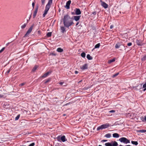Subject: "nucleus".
Wrapping results in <instances>:
<instances>
[{
    "mask_svg": "<svg viewBox=\"0 0 146 146\" xmlns=\"http://www.w3.org/2000/svg\"><path fill=\"white\" fill-rule=\"evenodd\" d=\"M63 23L64 26L67 28L74 24L72 18L68 15L64 16Z\"/></svg>",
    "mask_w": 146,
    "mask_h": 146,
    "instance_id": "f257e3e1",
    "label": "nucleus"
},
{
    "mask_svg": "<svg viewBox=\"0 0 146 146\" xmlns=\"http://www.w3.org/2000/svg\"><path fill=\"white\" fill-rule=\"evenodd\" d=\"M110 125L109 123H106L101 125L98 127L97 128V130L98 131L100 129H102L108 127Z\"/></svg>",
    "mask_w": 146,
    "mask_h": 146,
    "instance_id": "f03ea898",
    "label": "nucleus"
},
{
    "mask_svg": "<svg viewBox=\"0 0 146 146\" xmlns=\"http://www.w3.org/2000/svg\"><path fill=\"white\" fill-rule=\"evenodd\" d=\"M119 141L121 143L125 144L130 143V141L125 137H122L120 138Z\"/></svg>",
    "mask_w": 146,
    "mask_h": 146,
    "instance_id": "7ed1b4c3",
    "label": "nucleus"
},
{
    "mask_svg": "<svg viewBox=\"0 0 146 146\" xmlns=\"http://www.w3.org/2000/svg\"><path fill=\"white\" fill-rule=\"evenodd\" d=\"M105 145L106 146H117L118 143L115 141H114L111 143H105Z\"/></svg>",
    "mask_w": 146,
    "mask_h": 146,
    "instance_id": "20e7f679",
    "label": "nucleus"
},
{
    "mask_svg": "<svg viewBox=\"0 0 146 146\" xmlns=\"http://www.w3.org/2000/svg\"><path fill=\"white\" fill-rule=\"evenodd\" d=\"M100 2L101 3V5L104 8H107L108 6V5L104 2H103L102 0H100Z\"/></svg>",
    "mask_w": 146,
    "mask_h": 146,
    "instance_id": "39448f33",
    "label": "nucleus"
},
{
    "mask_svg": "<svg viewBox=\"0 0 146 146\" xmlns=\"http://www.w3.org/2000/svg\"><path fill=\"white\" fill-rule=\"evenodd\" d=\"M71 0H69L66 3V5L65 6V7L67 9H70V6L71 3Z\"/></svg>",
    "mask_w": 146,
    "mask_h": 146,
    "instance_id": "423d86ee",
    "label": "nucleus"
},
{
    "mask_svg": "<svg viewBox=\"0 0 146 146\" xmlns=\"http://www.w3.org/2000/svg\"><path fill=\"white\" fill-rule=\"evenodd\" d=\"M74 11L76 15H80L81 14V11L79 9L76 8Z\"/></svg>",
    "mask_w": 146,
    "mask_h": 146,
    "instance_id": "0eeeda50",
    "label": "nucleus"
},
{
    "mask_svg": "<svg viewBox=\"0 0 146 146\" xmlns=\"http://www.w3.org/2000/svg\"><path fill=\"white\" fill-rule=\"evenodd\" d=\"M81 68L82 70H84L88 68V65L85 64L83 65L81 67Z\"/></svg>",
    "mask_w": 146,
    "mask_h": 146,
    "instance_id": "6e6552de",
    "label": "nucleus"
},
{
    "mask_svg": "<svg viewBox=\"0 0 146 146\" xmlns=\"http://www.w3.org/2000/svg\"><path fill=\"white\" fill-rule=\"evenodd\" d=\"M80 17V16H74V19L76 21H77L79 20Z\"/></svg>",
    "mask_w": 146,
    "mask_h": 146,
    "instance_id": "1a4fd4ad",
    "label": "nucleus"
},
{
    "mask_svg": "<svg viewBox=\"0 0 146 146\" xmlns=\"http://www.w3.org/2000/svg\"><path fill=\"white\" fill-rule=\"evenodd\" d=\"M122 45V44L121 43L118 42L116 44L115 47L116 48H119L120 46Z\"/></svg>",
    "mask_w": 146,
    "mask_h": 146,
    "instance_id": "9d476101",
    "label": "nucleus"
},
{
    "mask_svg": "<svg viewBox=\"0 0 146 146\" xmlns=\"http://www.w3.org/2000/svg\"><path fill=\"white\" fill-rule=\"evenodd\" d=\"M51 4L49 3H48L46 5L45 9L47 11H48L50 7V5Z\"/></svg>",
    "mask_w": 146,
    "mask_h": 146,
    "instance_id": "9b49d317",
    "label": "nucleus"
},
{
    "mask_svg": "<svg viewBox=\"0 0 146 146\" xmlns=\"http://www.w3.org/2000/svg\"><path fill=\"white\" fill-rule=\"evenodd\" d=\"M61 140L63 142H65L67 141L65 136L64 135L61 137Z\"/></svg>",
    "mask_w": 146,
    "mask_h": 146,
    "instance_id": "f8f14e48",
    "label": "nucleus"
},
{
    "mask_svg": "<svg viewBox=\"0 0 146 146\" xmlns=\"http://www.w3.org/2000/svg\"><path fill=\"white\" fill-rule=\"evenodd\" d=\"M34 24H33L32 25L31 27H30L29 29L28 30V34L30 33L32 31L33 28L34 27Z\"/></svg>",
    "mask_w": 146,
    "mask_h": 146,
    "instance_id": "ddd939ff",
    "label": "nucleus"
},
{
    "mask_svg": "<svg viewBox=\"0 0 146 146\" xmlns=\"http://www.w3.org/2000/svg\"><path fill=\"white\" fill-rule=\"evenodd\" d=\"M136 42L137 45L139 46L141 45L142 42L141 41L139 40H137Z\"/></svg>",
    "mask_w": 146,
    "mask_h": 146,
    "instance_id": "4468645a",
    "label": "nucleus"
},
{
    "mask_svg": "<svg viewBox=\"0 0 146 146\" xmlns=\"http://www.w3.org/2000/svg\"><path fill=\"white\" fill-rule=\"evenodd\" d=\"M113 137L115 138H118L119 137V134L117 133H114L113 134Z\"/></svg>",
    "mask_w": 146,
    "mask_h": 146,
    "instance_id": "2eb2a0df",
    "label": "nucleus"
},
{
    "mask_svg": "<svg viewBox=\"0 0 146 146\" xmlns=\"http://www.w3.org/2000/svg\"><path fill=\"white\" fill-rule=\"evenodd\" d=\"M50 73V72H48L44 74L42 76V78H45Z\"/></svg>",
    "mask_w": 146,
    "mask_h": 146,
    "instance_id": "dca6fc26",
    "label": "nucleus"
},
{
    "mask_svg": "<svg viewBox=\"0 0 146 146\" xmlns=\"http://www.w3.org/2000/svg\"><path fill=\"white\" fill-rule=\"evenodd\" d=\"M37 11H38V9H36V10L34 12V13H33V18H34L36 16V13H37Z\"/></svg>",
    "mask_w": 146,
    "mask_h": 146,
    "instance_id": "f3484780",
    "label": "nucleus"
},
{
    "mask_svg": "<svg viewBox=\"0 0 146 146\" xmlns=\"http://www.w3.org/2000/svg\"><path fill=\"white\" fill-rule=\"evenodd\" d=\"M86 57L89 60H91L92 59V57H91L89 54L87 55Z\"/></svg>",
    "mask_w": 146,
    "mask_h": 146,
    "instance_id": "a211bd4d",
    "label": "nucleus"
},
{
    "mask_svg": "<svg viewBox=\"0 0 146 146\" xmlns=\"http://www.w3.org/2000/svg\"><path fill=\"white\" fill-rule=\"evenodd\" d=\"M27 23H25L23 25H22L21 26V28L22 29H24V28H25L27 26Z\"/></svg>",
    "mask_w": 146,
    "mask_h": 146,
    "instance_id": "6ab92c4d",
    "label": "nucleus"
},
{
    "mask_svg": "<svg viewBox=\"0 0 146 146\" xmlns=\"http://www.w3.org/2000/svg\"><path fill=\"white\" fill-rule=\"evenodd\" d=\"M63 49L60 48H57V51L58 52H62L63 51Z\"/></svg>",
    "mask_w": 146,
    "mask_h": 146,
    "instance_id": "aec40b11",
    "label": "nucleus"
},
{
    "mask_svg": "<svg viewBox=\"0 0 146 146\" xmlns=\"http://www.w3.org/2000/svg\"><path fill=\"white\" fill-rule=\"evenodd\" d=\"M61 30L62 31V33H64V32L65 31V29L64 27H60Z\"/></svg>",
    "mask_w": 146,
    "mask_h": 146,
    "instance_id": "412c9836",
    "label": "nucleus"
},
{
    "mask_svg": "<svg viewBox=\"0 0 146 146\" xmlns=\"http://www.w3.org/2000/svg\"><path fill=\"white\" fill-rule=\"evenodd\" d=\"M105 136L107 138H110L111 136V134L110 133L107 134L105 135Z\"/></svg>",
    "mask_w": 146,
    "mask_h": 146,
    "instance_id": "4be33fe9",
    "label": "nucleus"
},
{
    "mask_svg": "<svg viewBox=\"0 0 146 146\" xmlns=\"http://www.w3.org/2000/svg\"><path fill=\"white\" fill-rule=\"evenodd\" d=\"M131 143L132 144L135 145H137L138 144L137 142L136 141H132Z\"/></svg>",
    "mask_w": 146,
    "mask_h": 146,
    "instance_id": "5701e85b",
    "label": "nucleus"
},
{
    "mask_svg": "<svg viewBox=\"0 0 146 146\" xmlns=\"http://www.w3.org/2000/svg\"><path fill=\"white\" fill-rule=\"evenodd\" d=\"M48 11L45 9L44 13V14H43V17H45V15L47 14Z\"/></svg>",
    "mask_w": 146,
    "mask_h": 146,
    "instance_id": "b1692460",
    "label": "nucleus"
},
{
    "mask_svg": "<svg viewBox=\"0 0 146 146\" xmlns=\"http://www.w3.org/2000/svg\"><path fill=\"white\" fill-rule=\"evenodd\" d=\"M115 61V59L114 58L110 60H109L108 62V63H111L114 62Z\"/></svg>",
    "mask_w": 146,
    "mask_h": 146,
    "instance_id": "393cba45",
    "label": "nucleus"
},
{
    "mask_svg": "<svg viewBox=\"0 0 146 146\" xmlns=\"http://www.w3.org/2000/svg\"><path fill=\"white\" fill-rule=\"evenodd\" d=\"M38 68V66L36 65L33 68L32 71L33 72H34Z\"/></svg>",
    "mask_w": 146,
    "mask_h": 146,
    "instance_id": "a878e982",
    "label": "nucleus"
},
{
    "mask_svg": "<svg viewBox=\"0 0 146 146\" xmlns=\"http://www.w3.org/2000/svg\"><path fill=\"white\" fill-rule=\"evenodd\" d=\"M138 132H139L143 133L146 132V131L145 130V129H141L139 130Z\"/></svg>",
    "mask_w": 146,
    "mask_h": 146,
    "instance_id": "bb28decb",
    "label": "nucleus"
},
{
    "mask_svg": "<svg viewBox=\"0 0 146 146\" xmlns=\"http://www.w3.org/2000/svg\"><path fill=\"white\" fill-rule=\"evenodd\" d=\"M81 56L83 58H85L86 56V54L84 52H82L81 54Z\"/></svg>",
    "mask_w": 146,
    "mask_h": 146,
    "instance_id": "cd10ccee",
    "label": "nucleus"
},
{
    "mask_svg": "<svg viewBox=\"0 0 146 146\" xmlns=\"http://www.w3.org/2000/svg\"><path fill=\"white\" fill-rule=\"evenodd\" d=\"M141 60L142 61H145L146 60V54L143 56Z\"/></svg>",
    "mask_w": 146,
    "mask_h": 146,
    "instance_id": "c85d7f7f",
    "label": "nucleus"
},
{
    "mask_svg": "<svg viewBox=\"0 0 146 146\" xmlns=\"http://www.w3.org/2000/svg\"><path fill=\"white\" fill-rule=\"evenodd\" d=\"M141 119L143 121H146V115L145 116L144 118L142 116L141 117Z\"/></svg>",
    "mask_w": 146,
    "mask_h": 146,
    "instance_id": "c756f323",
    "label": "nucleus"
},
{
    "mask_svg": "<svg viewBox=\"0 0 146 146\" xmlns=\"http://www.w3.org/2000/svg\"><path fill=\"white\" fill-rule=\"evenodd\" d=\"M100 43H99L97 44H96L95 46V48H99L100 47Z\"/></svg>",
    "mask_w": 146,
    "mask_h": 146,
    "instance_id": "7c9ffc66",
    "label": "nucleus"
},
{
    "mask_svg": "<svg viewBox=\"0 0 146 146\" xmlns=\"http://www.w3.org/2000/svg\"><path fill=\"white\" fill-rule=\"evenodd\" d=\"M51 34L52 33L51 32H48L47 34L46 35L48 37H49L51 36Z\"/></svg>",
    "mask_w": 146,
    "mask_h": 146,
    "instance_id": "2f4dec72",
    "label": "nucleus"
},
{
    "mask_svg": "<svg viewBox=\"0 0 146 146\" xmlns=\"http://www.w3.org/2000/svg\"><path fill=\"white\" fill-rule=\"evenodd\" d=\"M20 115L19 114V115H18L17 116V117L15 118V120H18L19 119V118L20 117Z\"/></svg>",
    "mask_w": 146,
    "mask_h": 146,
    "instance_id": "473e14b6",
    "label": "nucleus"
},
{
    "mask_svg": "<svg viewBox=\"0 0 146 146\" xmlns=\"http://www.w3.org/2000/svg\"><path fill=\"white\" fill-rule=\"evenodd\" d=\"M35 145L34 143H31L28 146H34Z\"/></svg>",
    "mask_w": 146,
    "mask_h": 146,
    "instance_id": "72a5a7b5",
    "label": "nucleus"
},
{
    "mask_svg": "<svg viewBox=\"0 0 146 146\" xmlns=\"http://www.w3.org/2000/svg\"><path fill=\"white\" fill-rule=\"evenodd\" d=\"M119 74V73H117L115 74H114V75H113V76L112 77L113 78H114V77H115V76H117Z\"/></svg>",
    "mask_w": 146,
    "mask_h": 146,
    "instance_id": "f704fd0d",
    "label": "nucleus"
},
{
    "mask_svg": "<svg viewBox=\"0 0 146 146\" xmlns=\"http://www.w3.org/2000/svg\"><path fill=\"white\" fill-rule=\"evenodd\" d=\"M5 49V47H3V48H2V49H1L0 50V53L2 52Z\"/></svg>",
    "mask_w": 146,
    "mask_h": 146,
    "instance_id": "c9c22d12",
    "label": "nucleus"
},
{
    "mask_svg": "<svg viewBox=\"0 0 146 146\" xmlns=\"http://www.w3.org/2000/svg\"><path fill=\"white\" fill-rule=\"evenodd\" d=\"M25 83H21L19 85V86H22L24 85H25Z\"/></svg>",
    "mask_w": 146,
    "mask_h": 146,
    "instance_id": "e433bc0d",
    "label": "nucleus"
},
{
    "mask_svg": "<svg viewBox=\"0 0 146 146\" xmlns=\"http://www.w3.org/2000/svg\"><path fill=\"white\" fill-rule=\"evenodd\" d=\"M45 0H41V3L42 4L44 5V4Z\"/></svg>",
    "mask_w": 146,
    "mask_h": 146,
    "instance_id": "4c0bfd02",
    "label": "nucleus"
},
{
    "mask_svg": "<svg viewBox=\"0 0 146 146\" xmlns=\"http://www.w3.org/2000/svg\"><path fill=\"white\" fill-rule=\"evenodd\" d=\"M132 44L131 42H130V43H128L127 44V45L128 46H130L132 45Z\"/></svg>",
    "mask_w": 146,
    "mask_h": 146,
    "instance_id": "58836bf2",
    "label": "nucleus"
},
{
    "mask_svg": "<svg viewBox=\"0 0 146 146\" xmlns=\"http://www.w3.org/2000/svg\"><path fill=\"white\" fill-rule=\"evenodd\" d=\"M143 88H146V82L143 85Z\"/></svg>",
    "mask_w": 146,
    "mask_h": 146,
    "instance_id": "ea45409f",
    "label": "nucleus"
},
{
    "mask_svg": "<svg viewBox=\"0 0 146 146\" xmlns=\"http://www.w3.org/2000/svg\"><path fill=\"white\" fill-rule=\"evenodd\" d=\"M52 0H49L48 3L52 4Z\"/></svg>",
    "mask_w": 146,
    "mask_h": 146,
    "instance_id": "a19ab883",
    "label": "nucleus"
},
{
    "mask_svg": "<svg viewBox=\"0 0 146 146\" xmlns=\"http://www.w3.org/2000/svg\"><path fill=\"white\" fill-rule=\"evenodd\" d=\"M109 112L110 113H114L115 112V111L114 110H111Z\"/></svg>",
    "mask_w": 146,
    "mask_h": 146,
    "instance_id": "79ce46f5",
    "label": "nucleus"
},
{
    "mask_svg": "<svg viewBox=\"0 0 146 146\" xmlns=\"http://www.w3.org/2000/svg\"><path fill=\"white\" fill-rule=\"evenodd\" d=\"M11 70V68H10L9 70H8L7 71V73H9L10 72Z\"/></svg>",
    "mask_w": 146,
    "mask_h": 146,
    "instance_id": "37998d69",
    "label": "nucleus"
},
{
    "mask_svg": "<svg viewBox=\"0 0 146 146\" xmlns=\"http://www.w3.org/2000/svg\"><path fill=\"white\" fill-rule=\"evenodd\" d=\"M64 83V82H61L59 83V84L60 85H62Z\"/></svg>",
    "mask_w": 146,
    "mask_h": 146,
    "instance_id": "c03bdc74",
    "label": "nucleus"
},
{
    "mask_svg": "<svg viewBox=\"0 0 146 146\" xmlns=\"http://www.w3.org/2000/svg\"><path fill=\"white\" fill-rule=\"evenodd\" d=\"M50 55H53V56H55L56 55V54H54V53H50Z\"/></svg>",
    "mask_w": 146,
    "mask_h": 146,
    "instance_id": "a18cd8bd",
    "label": "nucleus"
},
{
    "mask_svg": "<svg viewBox=\"0 0 146 146\" xmlns=\"http://www.w3.org/2000/svg\"><path fill=\"white\" fill-rule=\"evenodd\" d=\"M4 96V95L0 94V98H2Z\"/></svg>",
    "mask_w": 146,
    "mask_h": 146,
    "instance_id": "49530a36",
    "label": "nucleus"
},
{
    "mask_svg": "<svg viewBox=\"0 0 146 146\" xmlns=\"http://www.w3.org/2000/svg\"><path fill=\"white\" fill-rule=\"evenodd\" d=\"M113 27V25H111V26L110 27V28L111 29H112Z\"/></svg>",
    "mask_w": 146,
    "mask_h": 146,
    "instance_id": "de8ad7c7",
    "label": "nucleus"
},
{
    "mask_svg": "<svg viewBox=\"0 0 146 146\" xmlns=\"http://www.w3.org/2000/svg\"><path fill=\"white\" fill-rule=\"evenodd\" d=\"M27 32L26 33V34H25V36H24V37H25L26 36H27Z\"/></svg>",
    "mask_w": 146,
    "mask_h": 146,
    "instance_id": "09e8293b",
    "label": "nucleus"
},
{
    "mask_svg": "<svg viewBox=\"0 0 146 146\" xmlns=\"http://www.w3.org/2000/svg\"><path fill=\"white\" fill-rule=\"evenodd\" d=\"M92 14H93V15H96V12H93L92 13Z\"/></svg>",
    "mask_w": 146,
    "mask_h": 146,
    "instance_id": "8fccbe9b",
    "label": "nucleus"
},
{
    "mask_svg": "<svg viewBox=\"0 0 146 146\" xmlns=\"http://www.w3.org/2000/svg\"><path fill=\"white\" fill-rule=\"evenodd\" d=\"M102 141L103 142H106L107 141V140H103Z\"/></svg>",
    "mask_w": 146,
    "mask_h": 146,
    "instance_id": "3c124183",
    "label": "nucleus"
},
{
    "mask_svg": "<svg viewBox=\"0 0 146 146\" xmlns=\"http://www.w3.org/2000/svg\"><path fill=\"white\" fill-rule=\"evenodd\" d=\"M75 73L76 74H77L78 73V72L77 71H75Z\"/></svg>",
    "mask_w": 146,
    "mask_h": 146,
    "instance_id": "603ef678",
    "label": "nucleus"
},
{
    "mask_svg": "<svg viewBox=\"0 0 146 146\" xmlns=\"http://www.w3.org/2000/svg\"><path fill=\"white\" fill-rule=\"evenodd\" d=\"M49 81V80H47L46 81V82H45V83H46L48 82Z\"/></svg>",
    "mask_w": 146,
    "mask_h": 146,
    "instance_id": "864d4df0",
    "label": "nucleus"
},
{
    "mask_svg": "<svg viewBox=\"0 0 146 146\" xmlns=\"http://www.w3.org/2000/svg\"><path fill=\"white\" fill-rule=\"evenodd\" d=\"M79 24V22H78L76 23V26H77Z\"/></svg>",
    "mask_w": 146,
    "mask_h": 146,
    "instance_id": "5fc2aeb1",
    "label": "nucleus"
},
{
    "mask_svg": "<svg viewBox=\"0 0 146 146\" xmlns=\"http://www.w3.org/2000/svg\"><path fill=\"white\" fill-rule=\"evenodd\" d=\"M71 14L72 15H74L75 14L73 12H71Z\"/></svg>",
    "mask_w": 146,
    "mask_h": 146,
    "instance_id": "6e6d98bb",
    "label": "nucleus"
},
{
    "mask_svg": "<svg viewBox=\"0 0 146 146\" xmlns=\"http://www.w3.org/2000/svg\"><path fill=\"white\" fill-rule=\"evenodd\" d=\"M34 5H35V3H32L33 6V7L34 6Z\"/></svg>",
    "mask_w": 146,
    "mask_h": 146,
    "instance_id": "4d7b16f0",
    "label": "nucleus"
},
{
    "mask_svg": "<svg viewBox=\"0 0 146 146\" xmlns=\"http://www.w3.org/2000/svg\"><path fill=\"white\" fill-rule=\"evenodd\" d=\"M133 89H136V87H133Z\"/></svg>",
    "mask_w": 146,
    "mask_h": 146,
    "instance_id": "13d9d810",
    "label": "nucleus"
},
{
    "mask_svg": "<svg viewBox=\"0 0 146 146\" xmlns=\"http://www.w3.org/2000/svg\"><path fill=\"white\" fill-rule=\"evenodd\" d=\"M144 89H143V91H145V90H146V88H144Z\"/></svg>",
    "mask_w": 146,
    "mask_h": 146,
    "instance_id": "bf43d9fd",
    "label": "nucleus"
},
{
    "mask_svg": "<svg viewBox=\"0 0 146 146\" xmlns=\"http://www.w3.org/2000/svg\"><path fill=\"white\" fill-rule=\"evenodd\" d=\"M82 80H80V81H79V82H79V83L80 82H82Z\"/></svg>",
    "mask_w": 146,
    "mask_h": 146,
    "instance_id": "052dcab7",
    "label": "nucleus"
},
{
    "mask_svg": "<svg viewBox=\"0 0 146 146\" xmlns=\"http://www.w3.org/2000/svg\"><path fill=\"white\" fill-rule=\"evenodd\" d=\"M119 146H123V145H120Z\"/></svg>",
    "mask_w": 146,
    "mask_h": 146,
    "instance_id": "680f3d73",
    "label": "nucleus"
},
{
    "mask_svg": "<svg viewBox=\"0 0 146 146\" xmlns=\"http://www.w3.org/2000/svg\"><path fill=\"white\" fill-rule=\"evenodd\" d=\"M123 46H124V48H125V46H124L123 45Z\"/></svg>",
    "mask_w": 146,
    "mask_h": 146,
    "instance_id": "e2e57ef3",
    "label": "nucleus"
},
{
    "mask_svg": "<svg viewBox=\"0 0 146 146\" xmlns=\"http://www.w3.org/2000/svg\"><path fill=\"white\" fill-rule=\"evenodd\" d=\"M98 146H102V145H99Z\"/></svg>",
    "mask_w": 146,
    "mask_h": 146,
    "instance_id": "0e129e2a",
    "label": "nucleus"
},
{
    "mask_svg": "<svg viewBox=\"0 0 146 146\" xmlns=\"http://www.w3.org/2000/svg\"><path fill=\"white\" fill-rule=\"evenodd\" d=\"M26 62H27V60L26 61Z\"/></svg>",
    "mask_w": 146,
    "mask_h": 146,
    "instance_id": "69168bd1",
    "label": "nucleus"
},
{
    "mask_svg": "<svg viewBox=\"0 0 146 146\" xmlns=\"http://www.w3.org/2000/svg\"><path fill=\"white\" fill-rule=\"evenodd\" d=\"M28 142H29V141H28Z\"/></svg>",
    "mask_w": 146,
    "mask_h": 146,
    "instance_id": "338daca9",
    "label": "nucleus"
},
{
    "mask_svg": "<svg viewBox=\"0 0 146 146\" xmlns=\"http://www.w3.org/2000/svg\"><path fill=\"white\" fill-rule=\"evenodd\" d=\"M64 115V116H65V114H64V115Z\"/></svg>",
    "mask_w": 146,
    "mask_h": 146,
    "instance_id": "774afa93",
    "label": "nucleus"
}]
</instances>
